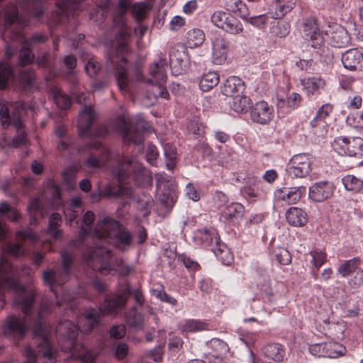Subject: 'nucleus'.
Wrapping results in <instances>:
<instances>
[{"label":"nucleus","instance_id":"nucleus-1","mask_svg":"<svg viewBox=\"0 0 363 363\" xmlns=\"http://www.w3.org/2000/svg\"><path fill=\"white\" fill-rule=\"evenodd\" d=\"M33 303L24 314L23 319L11 315L8 316L4 326V334L14 338H22L28 327L33 328L34 341L36 349L33 350L30 346L25 349L26 362L25 363H35L36 358L41 357L43 363H55V351L53 350L49 340V325L45 317L51 312V305L43 302L37 312L33 311Z\"/></svg>","mask_w":363,"mask_h":363},{"label":"nucleus","instance_id":"nucleus-2","mask_svg":"<svg viewBox=\"0 0 363 363\" xmlns=\"http://www.w3.org/2000/svg\"><path fill=\"white\" fill-rule=\"evenodd\" d=\"M121 223L110 217L99 218L94 230L90 233L95 246L86 258L87 264L94 270L103 274L117 271L121 275H126L131 271L129 266H123L121 259H113L112 252L104 245L111 242V237L114 236Z\"/></svg>","mask_w":363,"mask_h":363},{"label":"nucleus","instance_id":"nucleus-3","mask_svg":"<svg viewBox=\"0 0 363 363\" xmlns=\"http://www.w3.org/2000/svg\"><path fill=\"white\" fill-rule=\"evenodd\" d=\"M39 18L43 13L39 0H22L18 6H9L4 13L0 11V28L4 27L2 38L6 43L5 52L8 57L13 55L17 45L23 38V28L28 24V18L19 15V11Z\"/></svg>","mask_w":363,"mask_h":363},{"label":"nucleus","instance_id":"nucleus-4","mask_svg":"<svg viewBox=\"0 0 363 363\" xmlns=\"http://www.w3.org/2000/svg\"><path fill=\"white\" fill-rule=\"evenodd\" d=\"M4 289H11L15 292L13 303L26 313L35 298V291L33 289L25 288L18 282L13 267L2 256L0 259V309L4 306Z\"/></svg>","mask_w":363,"mask_h":363},{"label":"nucleus","instance_id":"nucleus-5","mask_svg":"<svg viewBox=\"0 0 363 363\" xmlns=\"http://www.w3.org/2000/svg\"><path fill=\"white\" fill-rule=\"evenodd\" d=\"M129 284L121 285L118 294H109L106 296L104 302L101 305L99 310L89 308L86 310L82 318L80 330L83 333H89L92 328L96 327L102 315L116 314L122 310L131 294Z\"/></svg>","mask_w":363,"mask_h":363},{"label":"nucleus","instance_id":"nucleus-6","mask_svg":"<svg viewBox=\"0 0 363 363\" xmlns=\"http://www.w3.org/2000/svg\"><path fill=\"white\" fill-rule=\"evenodd\" d=\"M57 333L67 339V345L62 346V349L70 351L74 359H79L84 363H92L94 361L95 356L92 352L77 342L78 328L72 322L69 320L61 322L57 327Z\"/></svg>","mask_w":363,"mask_h":363},{"label":"nucleus","instance_id":"nucleus-7","mask_svg":"<svg viewBox=\"0 0 363 363\" xmlns=\"http://www.w3.org/2000/svg\"><path fill=\"white\" fill-rule=\"evenodd\" d=\"M62 266L57 272L53 269L45 270L43 273V280L45 284L50 286V290L55 294L56 298L57 291L55 287L61 286L65 282L70 275L71 266L72 264L74 257L72 252L63 250L61 252Z\"/></svg>","mask_w":363,"mask_h":363},{"label":"nucleus","instance_id":"nucleus-8","mask_svg":"<svg viewBox=\"0 0 363 363\" xmlns=\"http://www.w3.org/2000/svg\"><path fill=\"white\" fill-rule=\"evenodd\" d=\"M167 64L164 59H159L155 62L150 67V79L147 80V83L152 86V89L148 90L149 96L155 98L168 99L169 92L165 87L167 79L166 70Z\"/></svg>","mask_w":363,"mask_h":363},{"label":"nucleus","instance_id":"nucleus-9","mask_svg":"<svg viewBox=\"0 0 363 363\" xmlns=\"http://www.w3.org/2000/svg\"><path fill=\"white\" fill-rule=\"evenodd\" d=\"M158 200L167 208H172L177 199V184L172 178L164 173L156 176Z\"/></svg>","mask_w":363,"mask_h":363},{"label":"nucleus","instance_id":"nucleus-10","mask_svg":"<svg viewBox=\"0 0 363 363\" xmlns=\"http://www.w3.org/2000/svg\"><path fill=\"white\" fill-rule=\"evenodd\" d=\"M332 147L341 155L359 158L363 156V138L360 137H336L332 143Z\"/></svg>","mask_w":363,"mask_h":363},{"label":"nucleus","instance_id":"nucleus-11","mask_svg":"<svg viewBox=\"0 0 363 363\" xmlns=\"http://www.w3.org/2000/svg\"><path fill=\"white\" fill-rule=\"evenodd\" d=\"M130 6V0H119L117 9V14L113 18L115 25L119 29L120 37L121 38V40L118 42L116 48L117 53L121 55H123L124 53L128 52L129 49L126 39L130 35V32L125 25L123 16Z\"/></svg>","mask_w":363,"mask_h":363},{"label":"nucleus","instance_id":"nucleus-12","mask_svg":"<svg viewBox=\"0 0 363 363\" xmlns=\"http://www.w3.org/2000/svg\"><path fill=\"white\" fill-rule=\"evenodd\" d=\"M151 128L148 122L139 117L135 122H131L128 127L123 122L121 132L124 140L139 144L143 141L144 132H149Z\"/></svg>","mask_w":363,"mask_h":363},{"label":"nucleus","instance_id":"nucleus-13","mask_svg":"<svg viewBox=\"0 0 363 363\" xmlns=\"http://www.w3.org/2000/svg\"><path fill=\"white\" fill-rule=\"evenodd\" d=\"M361 261L358 257L345 261L337 268V273L342 277H347L355 273V275L350 279L349 284L356 288L363 284V270L359 269Z\"/></svg>","mask_w":363,"mask_h":363},{"label":"nucleus","instance_id":"nucleus-14","mask_svg":"<svg viewBox=\"0 0 363 363\" xmlns=\"http://www.w3.org/2000/svg\"><path fill=\"white\" fill-rule=\"evenodd\" d=\"M250 117L255 123L267 125L274 118V108L265 101H257L251 107Z\"/></svg>","mask_w":363,"mask_h":363},{"label":"nucleus","instance_id":"nucleus-15","mask_svg":"<svg viewBox=\"0 0 363 363\" xmlns=\"http://www.w3.org/2000/svg\"><path fill=\"white\" fill-rule=\"evenodd\" d=\"M311 170V161L306 154L295 155L290 160L286 171L288 174L294 177H304Z\"/></svg>","mask_w":363,"mask_h":363},{"label":"nucleus","instance_id":"nucleus-16","mask_svg":"<svg viewBox=\"0 0 363 363\" xmlns=\"http://www.w3.org/2000/svg\"><path fill=\"white\" fill-rule=\"evenodd\" d=\"M130 172H135L136 179L139 177L140 174L145 177L147 180L150 179L148 172L142 164L134 160L123 159V161L120 162L117 169V177L119 182H124Z\"/></svg>","mask_w":363,"mask_h":363},{"label":"nucleus","instance_id":"nucleus-17","mask_svg":"<svg viewBox=\"0 0 363 363\" xmlns=\"http://www.w3.org/2000/svg\"><path fill=\"white\" fill-rule=\"evenodd\" d=\"M26 108L25 104H17L11 116L9 108L6 106H2L0 108V119L4 128L12 124L16 129H20L22 126L21 115Z\"/></svg>","mask_w":363,"mask_h":363},{"label":"nucleus","instance_id":"nucleus-18","mask_svg":"<svg viewBox=\"0 0 363 363\" xmlns=\"http://www.w3.org/2000/svg\"><path fill=\"white\" fill-rule=\"evenodd\" d=\"M96 117V114L93 107L91 105L84 104L79 111L77 123L79 134L81 136L89 134Z\"/></svg>","mask_w":363,"mask_h":363},{"label":"nucleus","instance_id":"nucleus-19","mask_svg":"<svg viewBox=\"0 0 363 363\" xmlns=\"http://www.w3.org/2000/svg\"><path fill=\"white\" fill-rule=\"evenodd\" d=\"M305 38L311 41V47L316 48L323 42V37L320 32L317 21L314 18H307L303 23Z\"/></svg>","mask_w":363,"mask_h":363},{"label":"nucleus","instance_id":"nucleus-20","mask_svg":"<svg viewBox=\"0 0 363 363\" xmlns=\"http://www.w3.org/2000/svg\"><path fill=\"white\" fill-rule=\"evenodd\" d=\"M333 194V186L328 182L315 183L309 189V198L315 202H322Z\"/></svg>","mask_w":363,"mask_h":363},{"label":"nucleus","instance_id":"nucleus-21","mask_svg":"<svg viewBox=\"0 0 363 363\" xmlns=\"http://www.w3.org/2000/svg\"><path fill=\"white\" fill-rule=\"evenodd\" d=\"M345 68L350 70L363 69V52L357 49H350L342 55Z\"/></svg>","mask_w":363,"mask_h":363},{"label":"nucleus","instance_id":"nucleus-22","mask_svg":"<svg viewBox=\"0 0 363 363\" xmlns=\"http://www.w3.org/2000/svg\"><path fill=\"white\" fill-rule=\"evenodd\" d=\"M212 60L214 64L222 65L227 59L228 42L220 35L212 39Z\"/></svg>","mask_w":363,"mask_h":363},{"label":"nucleus","instance_id":"nucleus-23","mask_svg":"<svg viewBox=\"0 0 363 363\" xmlns=\"http://www.w3.org/2000/svg\"><path fill=\"white\" fill-rule=\"evenodd\" d=\"M114 235V236L111 237L109 244L122 250L128 249L132 245L133 234L121 224H120L116 233Z\"/></svg>","mask_w":363,"mask_h":363},{"label":"nucleus","instance_id":"nucleus-24","mask_svg":"<svg viewBox=\"0 0 363 363\" xmlns=\"http://www.w3.org/2000/svg\"><path fill=\"white\" fill-rule=\"evenodd\" d=\"M306 193L304 186H296L291 188H284L278 189L275 195L279 200L285 201L288 204L295 203Z\"/></svg>","mask_w":363,"mask_h":363},{"label":"nucleus","instance_id":"nucleus-25","mask_svg":"<svg viewBox=\"0 0 363 363\" xmlns=\"http://www.w3.org/2000/svg\"><path fill=\"white\" fill-rule=\"evenodd\" d=\"M243 90V81L235 76L228 77L221 86L222 94L229 97H233L236 94H242Z\"/></svg>","mask_w":363,"mask_h":363},{"label":"nucleus","instance_id":"nucleus-26","mask_svg":"<svg viewBox=\"0 0 363 363\" xmlns=\"http://www.w3.org/2000/svg\"><path fill=\"white\" fill-rule=\"evenodd\" d=\"M196 238H199L205 247L216 248L220 242V237L216 230L213 228H204L197 232Z\"/></svg>","mask_w":363,"mask_h":363},{"label":"nucleus","instance_id":"nucleus-27","mask_svg":"<svg viewBox=\"0 0 363 363\" xmlns=\"http://www.w3.org/2000/svg\"><path fill=\"white\" fill-rule=\"evenodd\" d=\"M126 60L123 56L120 57L119 62L116 67V80L119 89L122 92H127L128 90L129 80L127 75Z\"/></svg>","mask_w":363,"mask_h":363},{"label":"nucleus","instance_id":"nucleus-28","mask_svg":"<svg viewBox=\"0 0 363 363\" xmlns=\"http://www.w3.org/2000/svg\"><path fill=\"white\" fill-rule=\"evenodd\" d=\"M287 222L295 227L304 226L308 222V215L305 211L297 207H291L286 213Z\"/></svg>","mask_w":363,"mask_h":363},{"label":"nucleus","instance_id":"nucleus-29","mask_svg":"<svg viewBox=\"0 0 363 363\" xmlns=\"http://www.w3.org/2000/svg\"><path fill=\"white\" fill-rule=\"evenodd\" d=\"M262 352L266 358L277 362H282L285 357V350L279 343L267 344L262 347Z\"/></svg>","mask_w":363,"mask_h":363},{"label":"nucleus","instance_id":"nucleus-30","mask_svg":"<svg viewBox=\"0 0 363 363\" xmlns=\"http://www.w3.org/2000/svg\"><path fill=\"white\" fill-rule=\"evenodd\" d=\"M301 84L308 95H313L324 88L325 82L319 77H312L302 79Z\"/></svg>","mask_w":363,"mask_h":363},{"label":"nucleus","instance_id":"nucleus-31","mask_svg":"<svg viewBox=\"0 0 363 363\" xmlns=\"http://www.w3.org/2000/svg\"><path fill=\"white\" fill-rule=\"evenodd\" d=\"M178 328L183 334L196 333L208 330V324L199 320L189 319L179 322Z\"/></svg>","mask_w":363,"mask_h":363},{"label":"nucleus","instance_id":"nucleus-32","mask_svg":"<svg viewBox=\"0 0 363 363\" xmlns=\"http://www.w3.org/2000/svg\"><path fill=\"white\" fill-rule=\"evenodd\" d=\"M251 104L249 97L242 94H236L232 97V101L230 103V108L238 113H246Z\"/></svg>","mask_w":363,"mask_h":363},{"label":"nucleus","instance_id":"nucleus-33","mask_svg":"<svg viewBox=\"0 0 363 363\" xmlns=\"http://www.w3.org/2000/svg\"><path fill=\"white\" fill-rule=\"evenodd\" d=\"M50 95L60 108L67 109L70 106L71 99L59 87L52 86L50 89Z\"/></svg>","mask_w":363,"mask_h":363},{"label":"nucleus","instance_id":"nucleus-34","mask_svg":"<svg viewBox=\"0 0 363 363\" xmlns=\"http://www.w3.org/2000/svg\"><path fill=\"white\" fill-rule=\"evenodd\" d=\"M243 213V206L239 203H233L225 208L221 216L225 220H233L241 218Z\"/></svg>","mask_w":363,"mask_h":363},{"label":"nucleus","instance_id":"nucleus-35","mask_svg":"<svg viewBox=\"0 0 363 363\" xmlns=\"http://www.w3.org/2000/svg\"><path fill=\"white\" fill-rule=\"evenodd\" d=\"M43 203L38 198L31 199L28 206V211L30 216V223L34 224L37 222L38 217H43Z\"/></svg>","mask_w":363,"mask_h":363},{"label":"nucleus","instance_id":"nucleus-36","mask_svg":"<svg viewBox=\"0 0 363 363\" xmlns=\"http://www.w3.org/2000/svg\"><path fill=\"white\" fill-rule=\"evenodd\" d=\"M219 82V75L216 72H208L203 74L200 81L199 86L203 91H208Z\"/></svg>","mask_w":363,"mask_h":363},{"label":"nucleus","instance_id":"nucleus-37","mask_svg":"<svg viewBox=\"0 0 363 363\" xmlns=\"http://www.w3.org/2000/svg\"><path fill=\"white\" fill-rule=\"evenodd\" d=\"M105 164V157L99 158L94 155H90L84 162L82 168L86 172H94L101 168Z\"/></svg>","mask_w":363,"mask_h":363},{"label":"nucleus","instance_id":"nucleus-38","mask_svg":"<svg viewBox=\"0 0 363 363\" xmlns=\"http://www.w3.org/2000/svg\"><path fill=\"white\" fill-rule=\"evenodd\" d=\"M82 0H56V6L58 8L57 14L65 13L69 15L72 11L79 7Z\"/></svg>","mask_w":363,"mask_h":363},{"label":"nucleus","instance_id":"nucleus-39","mask_svg":"<svg viewBox=\"0 0 363 363\" xmlns=\"http://www.w3.org/2000/svg\"><path fill=\"white\" fill-rule=\"evenodd\" d=\"M213 252L223 264L228 265L232 262L233 255L223 242H220L216 248H213Z\"/></svg>","mask_w":363,"mask_h":363},{"label":"nucleus","instance_id":"nucleus-40","mask_svg":"<svg viewBox=\"0 0 363 363\" xmlns=\"http://www.w3.org/2000/svg\"><path fill=\"white\" fill-rule=\"evenodd\" d=\"M205 40V35L200 29H192L187 34V45L191 48L200 46Z\"/></svg>","mask_w":363,"mask_h":363},{"label":"nucleus","instance_id":"nucleus-41","mask_svg":"<svg viewBox=\"0 0 363 363\" xmlns=\"http://www.w3.org/2000/svg\"><path fill=\"white\" fill-rule=\"evenodd\" d=\"M127 324L137 330H142L144 325V319L141 313L132 308L126 316Z\"/></svg>","mask_w":363,"mask_h":363},{"label":"nucleus","instance_id":"nucleus-42","mask_svg":"<svg viewBox=\"0 0 363 363\" xmlns=\"http://www.w3.org/2000/svg\"><path fill=\"white\" fill-rule=\"evenodd\" d=\"M81 207L82 200L79 197H74L71 200L69 206L65 210V214L70 223L78 216Z\"/></svg>","mask_w":363,"mask_h":363},{"label":"nucleus","instance_id":"nucleus-43","mask_svg":"<svg viewBox=\"0 0 363 363\" xmlns=\"http://www.w3.org/2000/svg\"><path fill=\"white\" fill-rule=\"evenodd\" d=\"M342 184L347 191H359L363 186V181L354 175H346L342 179Z\"/></svg>","mask_w":363,"mask_h":363},{"label":"nucleus","instance_id":"nucleus-44","mask_svg":"<svg viewBox=\"0 0 363 363\" xmlns=\"http://www.w3.org/2000/svg\"><path fill=\"white\" fill-rule=\"evenodd\" d=\"M61 224V216L57 213H52L49 220L48 232L55 238H59L61 236V230L58 229Z\"/></svg>","mask_w":363,"mask_h":363},{"label":"nucleus","instance_id":"nucleus-45","mask_svg":"<svg viewBox=\"0 0 363 363\" xmlns=\"http://www.w3.org/2000/svg\"><path fill=\"white\" fill-rule=\"evenodd\" d=\"M222 30L237 35L242 32L243 27L241 22L231 14Z\"/></svg>","mask_w":363,"mask_h":363},{"label":"nucleus","instance_id":"nucleus-46","mask_svg":"<svg viewBox=\"0 0 363 363\" xmlns=\"http://www.w3.org/2000/svg\"><path fill=\"white\" fill-rule=\"evenodd\" d=\"M164 153L166 157V167L169 170H173L177 163L175 147L169 144H166L164 147Z\"/></svg>","mask_w":363,"mask_h":363},{"label":"nucleus","instance_id":"nucleus-47","mask_svg":"<svg viewBox=\"0 0 363 363\" xmlns=\"http://www.w3.org/2000/svg\"><path fill=\"white\" fill-rule=\"evenodd\" d=\"M31 48L28 43L23 41L22 48L19 53V60L22 65H26L33 62L34 60V54L32 52Z\"/></svg>","mask_w":363,"mask_h":363},{"label":"nucleus","instance_id":"nucleus-48","mask_svg":"<svg viewBox=\"0 0 363 363\" xmlns=\"http://www.w3.org/2000/svg\"><path fill=\"white\" fill-rule=\"evenodd\" d=\"M153 200L150 196L143 195L138 199L137 208L141 212L143 216L147 217L150 213Z\"/></svg>","mask_w":363,"mask_h":363},{"label":"nucleus","instance_id":"nucleus-49","mask_svg":"<svg viewBox=\"0 0 363 363\" xmlns=\"http://www.w3.org/2000/svg\"><path fill=\"white\" fill-rule=\"evenodd\" d=\"M347 122L356 129L359 133L363 135V113L357 112L354 114L349 115L347 118Z\"/></svg>","mask_w":363,"mask_h":363},{"label":"nucleus","instance_id":"nucleus-50","mask_svg":"<svg viewBox=\"0 0 363 363\" xmlns=\"http://www.w3.org/2000/svg\"><path fill=\"white\" fill-rule=\"evenodd\" d=\"M130 11L135 19L140 21L145 17L147 11V5L145 2L136 3L130 6Z\"/></svg>","mask_w":363,"mask_h":363},{"label":"nucleus","instance_id":"nucleus-51","mask_svg":"<svg viewBox=\"0 0 363 363\" xmlns=\"http://www.w3.org/2000/svg\"><path fill=\"white\" fill-rule=\"evenodd\" d=\"M230 15L228 12L218 11L213 13L211 21L216 26L223 29Z\"/></svg>","mask_w":363,"mask_h":363},{"label":"nucleus","instance_id":"nucleus-52","mask_svg":"<svg viewBox=\"0 0 363 363\" xmlns=\"http://www.w3.org/2000/svg\"><path fill=\"white\" fill-rule=\"evenodd\" d=\"M274 256L276 260L281 264L287 265L291 262V256L289 252L283 247L274 250Z\"/></svg>","mask_w":363,"mask_h":363},{"label":"nucleus","instance_id":"nucleus-53","mask_svg":"<svg viewBox=\"0 0 363 363\" xmlns=\"http://www.w3.org/2000/svg\"><path fill=\"white\" fill-rule=\"evenodd\" d=\"M108 3V0H101V4L98 6L95 11L90 13V18L94 21H101L107 11Z\"/></svg>","mask_w":363,"mask_h":363},{"label":"nucleus","instance_id":"nucleus-54","mask_svg":"<svg viewBox=\"0 0 363 363\" xmlns=\"http://www.w3.org/2000/svg\"><path fill=\"white\" fill-rule=\"evenodd\" d=\"M310 255L312 258V263L313 266L318 269L325 262L327 259V255L325 252L320 250H314L310 252Z\"/></svg>","mask_w":363,"mask_h":363},{"label":"nucleus","instance_id":"nucleus-55","mask_svg":"<svg viewBox=\"0 0 363 363\" xmlns=\"http://www.w3.org/2000/svg\"><path fill=\"white\" fill-rule=\"evenodd\" d=\"M209 345L214 351L217 352L216 357H219L218 355L225 354L228 351V346L227 344L220 339H212L209 342Z\"/></svg>","mask_w":363,"mask_h":363},{"label":"nucleus","instance_id":"nucleus-56","mask_svg":"<svg viewBox=\"0 0 363 363\" xmlns=\"http://www.w3.org/2000/svg\"><path fill=\"white\" fill-rule=\"evenodd\" d=\"M11 74V67L4 63L0 64V89H3L6 86L8 80Z\"/></svg>","mask_w":363,"mask_h":363},{"label":"nucleus","instance_id":"nucleus-57","mask_svg":"<svg viewBox=\"0 0 363 363\" xmlns=\"http://www.w3.org/2000/svg\"><path fill=\"white\" fill-rule=\"evenodd\" d=\"M50 191L52 194V206L53 208H58L62 204L60 189L55 183H52Z\"/></svg>","mask_w":363,"mask_h":363},{"label":"nucleus","instance_id":"nucleus-58","mask_svg":"<svg viewBox=\"0 0 363 363\" xmlns=\"http://www.w3.org/2000/svg\"><path fill=\"white\" fill-rule=\"evenodd\" d=\"M47 40L48 37L45 34L41 33H35L29 39L24 40L23 41L28 43V45L34 48L35 46L45 43Z\"/></svg>","mask_w":363,"mask_h":363},{"label":"nucleus","instance_id":"nucleus-59","mask_svg":"<svg viewBox=\"0 0 363 363\" xmlns=\"http://www.w3.org/2000/svg\"><path fill=\"white\" fill-rule=\"evenodd\" d=\"M267 16L265 14L255 16L249 17L246 19L247 22L251 24L252 26L258 28L259 29L264 28L267 22Z\"/></svg>","mask_w":363,"mask_h":363},{"label":"nucleus","instance_id":"nucleus-60","mask_svg":"<svg viewBox=\"0 0 363 363\" xmlns=\"http://www.w3.org/2000/svg\"><path fill=\"white\" fill-rule=\"evenodd\" d=\"M4 251L13 256H20L23 253L21 243H6L4 247Z\"/></svg>","mask_w":363,"mask_h":363},{"label":"nucleus","instance_id":"nucleus-61","mask_svg":"<svg viewBox=\"0 0 363 363\" xmlns=\"http://www.w3.org/2000/svg\"><path fill=\"white\" fill-rule=\"evenodd\" d=\"M332 38L333 40L335 46L342 47L347 43L348 36L347 32L345 30L340 29L339 31L335 32L333 35Z\"/></svg>","mask_w":363,"mask_h":363},{"label":"nucleus","instance_id":"nucleus-62","mask_svg":"<svg viewBox=\"0 0 363 363\" xmlns=\"http://www.w3.org/2000/svg\"><path fill=\"white\" fill-rule=\"evenodd\" d=\"M158 155L157 147L152 144H149L146 151L147 161L150 164L155 165Z\"/></svg>","mask_w":363,"mask_h":363},{"label":"nucleus","instance_id":"nucleus-63","mask_svg":"<svg viewBox=\"0 0 363 363\" xmlns=\"http://www.w3.org/2000/svg\"><path fill=\"white\" fill-rule=\"evenodd\" d=\"M327 345L325 343H318L309 347V352L315 356H326L328 352L325 350Z\"/></svg>","mask_w":363,"mask_h":363},{"label":"nucleus","instance_id":"nucleus-64","mask_svg":"<svg viewBox=\"0 0 363 363\" xmlns=\"http://www.w3.org/2000/svg\"><path fill=\"white\" fill-rule=\"evenodd\" d=\"M187 129L189 133L194 135H201L203 133V125L197 121H190L188 124Z\"/></svg>","mask_w":363,"mask_h":363}]
</instances>
